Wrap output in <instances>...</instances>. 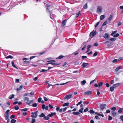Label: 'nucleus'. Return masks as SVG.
<instances>
[{
  "mask_svg": "<svg viewBox=\"0 0 123 123\" xmlns=\"http://www.w3.org/2000/svg\"><path fill=\"white\" fill-rule=\"evenodd\" d=\"M50 64H51L53 65H59V64H56V63H55L53 62H50L49 63Z\"/></svg>",
  "mask_w": 123,
  "mask_h": 123,
  "instance_id": "obj_34",
  "label": "nucleus"
},
{
  "mask_svg": "<svg viewBox=\"0 0 123 123\" xmlns=\"http://www.w3.org/2000/svg\"><path fill=\"white\" fill-rule=\"evenodd\" d=\"M73 113L74 115H78L80 114V113L78 112H73Z\"/></svg>",
  "mask_w": 123,
  "mask_h": 123,
  "instance_id": "obj_22",
  "label": "nucleus"
},
{
  "mask_svg": "<svg viewBox=\"0 0 123 123\" xmlns=\"http://www.w3.org/2000/svg\"><path fill=\"white\" fill-rule=\"evenodd\" d=\"M118 61V60L117 59H115L113 60L112 61V62L113 63L116 62Z\"/></svg>",
  "mask_w": 123,
  "mask_h": 123,
  "instance_id": "obj_46",
  "label": "nucleus"
},
{
  "mask_svg": "<svg viewBox=\"0 0 123 123\" xmlns=\"http://www.w3.org/2000/svg\"><path fill=\"white\" fill-rule=\"evenodd\" d=\"M45 106L43 104L42 105V109H43L44 110L45 109Z\"/></svg>",
  "mask_w": 123,
  "mask_h": 123,
  "instance_id": "obj_57",
  "label": "nucleus"
},
{
  "mask_svg": "<svg viewBox=\"0 0 123 123\" xmlns=\"http://www.w3.org/2000/svg\"><path fill=\"white\" fill-rule=\"evenodd\" d=\"M80 11H79L78 13H77L76 14V17H77L80 14Z\"/></svg>",
  "mask_w": 123,
  "mask_h": 123,
  "instance_id": "obj_45",
  "label": "nucleus"
},
{
  "mask_svg": "<svg viewBox=\"0 0 123 123\" xmlns=\"http://www.w3.org/2000/svg\"><path fill=\"white\" fill-rule=\"evenodd\" d=\"M91 113L93 114L95 113V112L92 110H91L89 111Z\"/></svg>",
  "mask_w": 123,
  "mask_h": 123,
  "instance_id": "obj_37",
  "label": "nucleus"
},
{
  "mask_svg": "<svg viewBox=\"0 0 123 123\" xmlns=\"http://www.w3.org/2000/svg\"><path fill=\"white\" fill-rule=\"evenodd\" d=\"M15 117V115H11L10 117V119H12L14 118Z\"/></svg>",
  "mask_w": 123,
  "mask_h": 123,
  "instance_id": "obj_29",
  "label": "nucleus"
},
{
  "mask_svg": "<svg viewBox=\"0 0 123 123\" xmlns=\"http://www.w3.org/2000/svg\"><path fill=\"white\" fill-rule=\"evenodd\" d=\"M83 8L84 9H86L87 8V3L85 4L83 6Z\"/></svg>",
  "mask_w": 123,
  "mask_h": 123,
  "instance_id": "obj_27",
  "label": "nucleus"
},
{
  "mask_svg": "<svg viewBox=\"0 0 123 123\" xmlns=\"http://www.w3.org/2000/svg\"><path fill=\"white\" fill-rule=\"evenodd\" d=\"M112 119V117L110 115L108 116V119L109 120H111Z\"/></svg>",
  "mask_w": 123,
  "mask_h": 123,
  "instance_id": "obj_41",
  "label": "nucleus"
},
{
  "mask_svg": "<svg viewBox=\"0 0 123 123\" xmlns=\"http://www.w3.org/2000/svg\"><path fill=\"white\" fill-rule=\"evenodd\" d=\"M23 88V86L22 85H21L20 86H19V88H18L17 89V90L18 91H19L21 89H22Z\"/></svg>",
  "mask_w": 123,
  "mask_h": 123,
  "instance_id": "obj_23",
  "label": "nucleus"
},
{
  "mask_svg": "<svg viewBox=\"0 0 123 123\" xmlns=\"http://www.w3.org/2000/svg\"><path fill=\"white\" fill-rule=\"evenodd\" d=\"M123 110V108H120L118 111V112L119 113H121L122 112V111Z\"/></svg>",
  "mask_w": 123,
  "mask_h": 123,
  "instance_id": "obj_25",
  "label": "nucleus"
},
{
  "mask_svg": "<svg viewBox=\"0 0 123 123\" xmlns=\"http://www.w3.org/2000/svg\"><path fill=\"white\" fill-rule=\"evenodd\" d=\"M98 53L97 52H96L94 53V54L92 56L93 57H94L95 56L97 55Z\"/></svg>",
  "mask_w": 123,
  "mask_h": 123,
  "instance_id": "obj_43",
  "label": "nucleus"
},
{
  "mask_svg": "<svg viewBox=\"0 0 123 123\" xmlns=\"http://www.w3.org/2000/svg\"><path fill=\"white\" fill-rule=\"evenodd\" d=\"M119 34L117 33L116 34L113 35V37H117L119 36Z\"/></svg>",
  "mask_w": 123,
  "mask_h": 123,
  "instance_id": "obj_35",
  "label": "nucleus"
},
{
  "mask_svg": "<svg viewBox=\"0 0 123 123\" xmlns=\"http://www.w3.org/2000/svg\"><path fill=\"white\" fill-rule=\"evenodd\" d=\"M82 58L83 59H84L85 58H87V56H82Z\"/></svg>",
  "mask_w": 123,
  "mask_h": 123,
  "instance_id": "obj_62",
  "label": "nucleus"
},
{
  "mask_svg": "<svg viewBox=\"0 0 123 123\" xmlns=\"http://www.w3.org/2000/svg\"><path fill=\"white\" fill-rule=\"evenodd\" d=\"M68 65L67 64V63L65 62L62 64V67H65V66H66V65Z\"/></svg>",
  "mask_w": 123,
  "mask_h": 123,
  "instance_id": "obj_33",
  "label": "nucleus"
},
{
  "mask_svg": "<svg viewBox=\"0 0 123 123\" xmlns=\"http://www.w3.org/2000/svg\"><path fill=\"white\" fill-rule=\"evenodd\" d=\"M37 105V104L36 103H35L33 104L32 106L34 107H36Z\"/></svg>",
  "mask_w": 123,
  "mask_h": 123,
  "instance_id": "obj_39",
  "label": "nucleus"
},
{
  "mask_svg": "<svg viewBox=\"0 0 123 123\" xmlns=\"http://www.w3.org/2000/svg\"><path fill=\"white\" fill-rule=\"evenodd\" d=\"M48 70H46L45 69H42L41 71H40V73H42L43 72H46Z\"/></svg>",
  "mask_w": 123,
  "mask_h": 123,
  "instance_id": "obj_31",
  "label": "nucleus"
},
{
  "mask_svg": "<svg viewBox=\"0 0 123 123\" xmlns=\"http://www.w3.org/2000/svg\"><path fill=\"white\" fill-rule=\"evenodd\" d=\"M36 121V120L34 118H32V119L31 123H34Z\"/></svg>",
  "mask_w": 123,
  "mask_h": 123,
  "instance_id": "obj_38",
  "label": "nucleus"
},
{
  "mask_svg": "<svg viewBox=\"0 0 123 123\" xmlns=\"http://www.w3.org/2000/svg\"><path fill=\"white\" fill-rule=\"evenodd\" d=\"M111 113L114 117H115L116 115V112L114 111H112L111 112Z\"/></svg>",
  "mask_w": 123,
  "mask_h": 123,
  "instance_id": "obj_14",
  "label": "nucleus"
},
{
  "mask_svg": "<svg viewBox=\"0 0 123 123\" xmlns=\"http://www.w3.org/2000/svg\"><path fill=\"white\" fill-rule=\"evenodd\" d=\"M114 88L115 87H114L113 86H112L111 87H110V90L111 92H112L113 90H114Z\"/></svg>",
  "mask_w": 123,
  "mask_h": 123,
  "instance_id": "obj_19",
  "label": "nucleus"
},
{
  "mask_svg": "<svg viewBox=\"0 0 123 123\" xmlns=\"http://www.w3.org/2000/svg\"><path fill=\"white\" fill-rule=\"evenodd\" d=\"M89 65V64L88 63L84 62L82 64V66H83V67L84 68L87 66Z\"/></svg>",
  "mask_w": 123,
  "mask_h": 123,
  "instance_id": "obj_11",
  "label": "nucleus"
},
{
  "mask_svg": "<svg viewBox=\"0 0 123 123\" xmlns=\"http://www.w3.org/2000/svg\"><path fill=\"white\" fill-rule=\"evenodd\" d=\"M53 113H52L51 114H49L48 115V116L49 117H52V116H53Z\"/></svg>",
  "mask_w": 123,
  "mask_h": 123,
  "instance_id": "obj_50",
  "label": "nucleus"
},
{
  "mask_svg": "<svg viewBox=\"0 0 123 123\" xmlns=\"http://www.w3.org/2000/svg\"><path fill=\"white\" fill-rule=\"evenodd\" d=\"M121 68L120 67H118L115 69V71L117 72Z\"/></svg>",
  "mask_w": 123,
  "mask_h": 123,
  "instance_id": "obj_20",
  "label": "nucleus"
},
{
  "mask_svg": "<svg viewBox=\"0 0 123 123\" xmlns=\"http://www.w3.org/2000/svg\"><path fill=\"white\" fill-rule=\"evenodd\" d=\"M99 22H98L95 25V27H97L99 25Z\"/></svg>",
  "mask_w": 123,
  "mask_h": 123,
  "instance_id": "obj_55",
  "label": "nucleus"
},
{
  "mask_svg": "<svg viewBox=\"0 0 123 123\" xmlns=\"http://www.w3.org/2000/svg\"><path fill=\"white\" fill-rule=\"evenodd\" d=\"M95 118L97 119L98 120L100 119V118L97 116H95Z\"/></svg>",
  "mask_w": 123,
  "mask_h": 123,
  "instance_id": "obj_48",
  "label": "nucleus"
},
{
  "mask_svg": "<svg viewBox=\"0 0 123 123\" xmlns=\"http://www.w3.org/2000/svg\"><path fill=\"white\" fill-rule=\"evenodd\" d=\"M43 118L46 120H48L49 119V118L48 115L47 116H45Z\"/></svg>",
  "mask_w": 123,
  "mask_h": 123,
  "instance_id": "obj_21",
  "label": "nucleus"
},
{
  "mask_svg": "<svg viewBox=\"0 0 123 123\" xmlns=\"http://www.w3.org/2000/svg\"><path fill=\"white\" fill-rule=\"evenodd\" d=\"M66 82V83H63L62 84H55V85H53V86H56V85H65L67 83H68V82Z\"/></svg>",
  "mask_w": 123,
  "mask_h": 123,
  "instance_id": "obj_15",
  "label": "nucleus"
},
{
  "mask_svg": "<svg viewBox=\"0 0 123 123\" xmlns=\"http://www.w3.org/2000/svg\"><path fill=\"white\" fill-rule=\"evenodd\" d=\"M96 33L97 32L96 31H93L90 33V36L92 38L95 36L96 34Z\"/></svg>",
  "mask_w": 123,
  "mask_h": 123,
  "instance_id": "obj_3",
  "label": "nucleus"
},
{
  "mask_svg": "<svg viewBox=\"0 0 123 123\" xmlns=\"http://www.w3.org/2000/svg\"><path fill=\"white\" fill-rule=\"evenodd\" d=\"M92 92L91 91H89L87 92H85L84 93V94L86 95H90L91 94Z\"/></svg>",
  "mask_w": 123,
  "mask_h": 123,
  "instance_id": "obj_7",
  "label": "nucleus"
},
{
  "mask_svg": "<svg viewBox=\"0 0 123 123\" xmlns=\"http://www.w3.org/2000/svg\"><path fill=\"white\" fill-rule=\"evenodd\" d=\"M6 115H5V117L6 120H7L9 118V114L5 113Z\"/></svg>",
  "mask_w": 123,
  "mask_h": 123,
  "instance_id": "obj_12",
  "label": "nucleus"
},
{
  "mask_svg": "<svg viewBox=\"0 0 123 123\" xmlns=\"http://www.w3.org/2000/svg\"><path fill=\"white\" fill-rule=\"evenodd\" d=\"M63 57V56L62 55H60V56H59V57L57 59H61Z\"/></svg>",
  "mask_w": 123,
  "mask_h": 123,
  "instance_id": "obj_58",
  "label": "nucleus"
},
{
  "mask_svg": "<svg viewBox=\"0 0 123 123\" xmlns=\"http://www.w3.org/2000/svg\"><path fill=\"white\" fill-rule=\"evenodd\" d=\"M27 110V109L26 108L24 109L21 110V111H26Z\"/></svg>",
  "mask_w": 123,
  "mask_h": 123,
  "instance_id": "obj_51",
  "label": "nucleus"
},
{
  "mask_svg": "<svg viewBox=\"0 0 123 123\" xmlns=\"http://www.w3.org/2000/svg\"><path fill=\"white\" fill-rule=\"evenodd\" d=\"M97 115L98 116H101L102 117H104V115H103L101 114L100 113L98 114H97Z\"/></svg>",
  "mask_w": 123,
  "mask_h": 123,
  "instance_id": "obj_56",
  "label": "nucleus"
},
{
  "mask_svg": "<svg viewBox=\"0 0 123 123\" xmlns=\"http://www.w3.org/2000/svg\"><path fill=\"white\" fill-rule=\"evenodd\" d=\"M102 7L100 6H98L96 12L99 14L101 13L102 12Z\"/></svg>",
  "mask_w": 123,
  "mask_h": 123,
  "instance_id": "obj_1",
  "label": "nucleus"
},
{
  "mask_svg": "<svg viewBox=\"0 0 123 123\" xmlns=\"http://www.w3.org/2000/svg\"><path fill=\"white\" fill-rule=\"evenodd\" d=\"M47 11L48 12V11L49 14H50V18H51L52 19H53L54 18V17L52 15V14L51 13V12L50 11H49V10L48 9V8H47Z\"/></svg>",
  "mask_w": 123,
  "mask_h": 123,
  "instance_id": "obj_6",
  "label": "nucleus"
},
{
  "mask_svg": "<svg viewBox=\"0 0 123 123\" xmlns=\"http://www.w3.org/2000/svg\"><path fill=\"white\" fill-rule=\"evenodd\" d=\"M6 58L8 59V58H10V59H12L13 58V57L11 55H9L8 56H7L5 57Z\"/></svg>",
  "mask_w": 123,
  "mask_h": 123,
  "instance_id": "obj_18",
  "label": "nucleus"
},
{
  "mask_svg": "<svg viewBox=\"0 0 123 123\" xmlns=\"http://www.w3.org/2000/svg\"><path fill=\"white\" fill-rule=\"evenodd\" d=\"M44 100L45 101H47L48 100V99L46 97H44Z\"/></svg>",
  "mask_w": 123,
  "mask_h": 123,
  "instance_id": "obj_60",
  "label": "nucleus"
},
{
  "mask_svg": "<svg viewBox=\"0 0 123 123\" xmlns=\"http://www.w3.org/2000/svg\"><path fill=\"white\" fill-rule=\"evenodd\" d=\"M45 116V115H44V114L43 113H42L41 114V115H39V116L40 117H44Z\"/></svg>",
  "mask_w": 123,
  "mask_h": 123,
  "instance_id": "obj_28",
  "label": "nucleus"
},
{
  "mask_svg": "<svg viewBox=\"0 0 123 123\" xmlns=\"http://www.w3.org/2000/svg\"><path fill=\"white\" fill-rule=\"evenodd\" d=\"M88 108H86V109H85L84 110V112H86L88 111Z\"/></svg>",
  "mask_w": 123,
  "mask_h": 123,
  "instance_id": "obj_53",
  "label": "nucleus"
},
{
  "mask_svg": "<svg viewBox=\"0 0 123 123\" xmlns=\"http://www.w3.org/2000/svg\"><path fill=\"white\" fill-rule=\"evenodd\" d=\"M67 20V19H66L62 22L61 25L62 27L64 26L65 25L66 23Z\"/></svg>",
  "mask_w": 123,
  "mask_h": 123,
  "instance_id": "obj_5",
  "label": "nucleus"
},
{
  "mask_svg": "<svg viewBox=\"0 0 123 123\" xmlns=\"http://www.w3.org/2000/svg\"><path fill=\"white\" fill-rule=\"evenodd\" d=\"M83 109V108H82L80 109L79 111L80 112H81V113H82V111Z\"/></svg>",
  "mask_w": 123,
  "mask_h": 123,
  "instance_id": "obj_40",
  "label": "nucleus"
},
{
  "mask_svg": "<svg viewBox=\"0 0 123 123\" xmlns=\"http://www.w3.org/2000/svg\"><path fill=\"white\" fill-rule=\"evenodd\" d=\"M38 79V78L37 77H36L33 79V80L34 81H36Z\"/></svg>",
  "mask_w": 123,
  "mask_h": 123,
  "instance_id": "obj_63",
  "label": "nucleus"
},
{
  "mask_svg": "<svg viewBox=\"0 0 123 123\" xmlns=\"http://www.w3.org/2000/svg\"><path fill=\"white\" fill-rule=\"evenodd\" d=\"M103 37L106 39H108L109 38V34L108 33H105Z\"/></svg>",
  "mask_w": 123,
  "mask_h": 123,
  "instance_id": "obj_10",
  "label": "nucleus"
},
{
  "mask_svg": "<svg viewBox=\"0 0 123 123\" xmlns=\"http://www.w3.org/2000/svg\"><path fill=\"white\" fill-rule=\"evenodd\" d=\"M110 109L112 111H115L116 110V107H112L110 108Z\"/></svg>",
  "mask_w": 123,
  "mask_h": 123,
  "instance_id": "obj_24",
  "label": "nucleus"
},
{
  "mask_svg": "<svg viewBox=\"0 0 123 123\" xmlns=\"http://www.w3.org/2000/svg\"><path fill=\"white\" fill-rule=\"evenodd\" d=\"M38 112L37 111H36L34 112H32L31 113V117L33 118H36L37 116V113Z\"/></svg>",
  "mask_w": 123,
  "mask_h": 123,
  "instance_id": "obj_2",
  "label": "nucleus"
},
{
  "mask_svg": "<svg viewBox=\"0 0 123 123\" xmlns=\"http://www.w3.org/2000/svg\"><path fill=\"white\" fill-rule=\"evenodd\" d=\"M86 83V81L85 80L82 81L81 82V84L83 86Z\"/></svg>",
  "mask_w": 123,
  "mask_h": 123,
  "instance_id": "obj_16",
  "label": "nucleus"
},
{
  "mask_svg": "<svg viewBox=\"0 0 123 123\" xmlns=\"http://www.w3.org/2000/svg\"><path fill=\"white\" fill-rule=\"evenodd\" d=\"M110 111L109 110H107L106 112V113H110Z\"/></svg>",
  "mask_w": 123,
  "mask_h": 123,
  "instance_id": "obj_61",
  "label": "nucleus"
},
{
  "mask_svg": "<svg viewBox=\"0 0 123 123\" xmlns=\"http://www.w3.org/2000/svg\"><path fill=\"white\" fill-rule=\"evenodd\" d=\"M103 84V83L102 82H101L99 83H98V86L100 87V86H102V85Z\"/></svg>",
  "mask_w": 123,
  "mask_h": 123,
  "instance_id": "obj_42",
  "label": "nucleus"
},
{
  "mask_svg": "<svg viewBox=\"0 0 123 123\" xmlns=\"http://www.w3.org/2000/svg\"><path fill=\"white\" fill-rule=\"evenodd\" d=\"M41 99L42 98H39L38 99V102L39 103L41 101Z\"/></svg>",
  "mask_w": 123,
  "mask_h": 123,
  "instance_id": "obj_52",
  "label": "nucleus"
},
{
  "mask_svg": "<svg viewBox=\"0 0 123 123\" xmlns=\"http://www.w3.org/2000/svg\"><path fill=\"white\" fill-rule=\"evenodd\" d=\"M110 40L111 41H115V40L116 39L115 38H111L110 39Z\"/></svg>",
  "mask_w": 123,
  "mask_h": 123,
  "instance_id": "obj_54",
  "label": "nucleus"
},
{
  "mask_svg": "<svg viewBox=\"0 0 123 123\" xmlns=\"http://www.w3.org/2000/svg\"><path fill=\"white\" fill-rule=\"evenodd\" d=\"M120 85V83H117L116 84H114L113 85V86L115 88V87L118 86H119Z\"/></svg>",
  "mask_w": 123,
  "mask_h": 123,
  "instance_id": "obj_17",
  "label": "nucleus"
},
{
  "mask_svg": "<svg viewBox=\"0 0 123 123\" xmlns=\"http://www.w3.org/2000/svg\"><path fill=\"white\" fill-rule=\"evenodd\" d=\"M105 17V16L104 15H101L100 16V20H102Z\"/></svg>",
  "mask_w": 123,
  "mask_h": 123,
  "instance_id": "obj_13",
  "label": "nucleus"
},
{
  "mask_svg": "<svg viewBox=\"0 0 123 123\" xmlns=\"http://www.w3.org/2000/svg\"><path fill=\"white\" fill-rule=\"evenodd\" d=\"M30 62L28 61H24V63H29Z\"/></svg>",
  "mask_w": 123,
  "mask_h": 123,
  "instance_id": "obj_64",
  "label": "nucleus"
},
{
  "mask_svg": "<svg viewBox=\"0 0 123 123\" xmlns=\"http://www.w3.org/2000/svg\"><path fill=\"white\" fill-rule=\"evenodd\" d=\"M107 22V21L106 20L105 21L104 23L102 25V26L105 25L106 24Z\"/></svg>",
  "mask_w": 123,
  "mask_h": 123,
  "instance_id": "obj_49",
  "label": "nucleus"
},
{
  "mask_svg": "<svg viewBox=\"0 0 123 123\" xmlns=\"http://www.w3.org/2000/svg\"><path fill=\"white\" fill-rule=\"evenodd\" d=\"M73 94H70L66 96L64 98V99H70L72 97V95Z\"/></svg>",
  "mask_w": 123,
  "mask_h": 123,
  "instance_id": "obj_4",
  "label": "nucleus"
},
{
  "mask_svg": "<svg viewBox=\"0 0 123 123\" xmlns=\"http://www.w3.org/2000/svg\"><path fill=\"white\" fill-rule=\"evenodd\" d=\"M68 104L69 103H65L63 105V106H67L68 105Z\"/></svg>",
  "mask_w": 123,
  "mask_h": 123,
  "instance_id": "obj_36",
  "label": "nucleus"
},
{
  "mask_svg": "<svg viewBox=\"0 0 123 123\" xmlns=\"http://www.w3.org/2000/svg\"><path fill=\"white\" fill-rule=\"evenodd\" d=\"M14 96V95L13 94H12L11 96H10L9 97V98L10 99H11L13 98Z\"/></svg>",
  "mask_w": 123,
  "mask_h": 123,
  "instance_id": "obj_30",
  "label": "nucleus"
},
{
  "mask_svg": "<svg viewBox=\"0 0 123 123\" xmlns=\"http://www.w3.org/2000/svg\"><path fill=\"white\" fill-rule=\"evenodd\" d=\"M67 108L65 107L59 110V111L61 113L62 111L63 112H64L65 111Z\"/></svg>",
  "mask_w": 123,
  "mask_h": 123,
  "instance_id": "obj_9",
  "label": "nucleus"
},
{
  "mask_svg": "<svg viewBox=\"0 0 123 123\" xmlns=\"http://www.w3.org/2000/svg\"><path fill=\"white\" fill-rule=\"evenodd\" d=\"M12 66L14 68H15V65H14V62H13V61L12 62Z\"/></svg>",
  "mask_w": 123,
  "mask_h": 123,
  "instance_id": "obj_47",
  "label": "nucleus"
},
{
  "mask_svg": "<svg viewBox=\"0 0 123 123\" xmlns=\"http://www.w3.org/2000/svg\"><path fill=\"white\" fill-rule=\"evenodd\" d=\"M112 18V15H110L109 17L108 18V20L109 21H110Z\"/></svg>",
  "mask_w": 123,
  "mask_h": 123,
  "instance_id": "obj_26",
  "label": "nucleus"
},
{
  "mask_svg": "<svg viewBox=\"0 0 123 123\" xmlns=\"http://www.w3.org/2000/svg\"><path fill=\"white\" fill-rule=\"evenodd\" d=\"M24 100L25 101L27 100V101H29V98L27 97H25L24 99Z\"/></svg>",
  "mask_w": 123,
  "mask_h": 123,
  "instance_id": "obj_44",
  "label": "nucleus"
},
{
  "mask_svg": "<svg viewBox=\"0 0 123 123\" xmlns=\"http://www.w3.org/2000/svg\"><path fill=\"white\" fill-rule=\"evenodd\" d=\"M106 106V105L105 104L101 105H100V107L101 110H102L103 111L104 109L105 108Z\"/></svg>",
  "mask_w": 123,
  "mask_h": 123,
  "instance_id": "obj_8",
  "label": "nucleus"
},
{
  "mask_svg": "<svg viewBox=\"0 0 123 123\" xmlns=\"http://www.w3.org/2000/svg\"><path fill=\"white\" fill-rule=\"evenodd\" d=\"M15 123V120L12 119L11 121V123Z\"/></svg>",
  "mask_w": 123,
  "mask_h": 123,
  "instance_id": "obj_32",
  "label": "nucleus"
},
{
  "mask_svg": "<svg viewBox=\"0 0 123 123\" xmlns=\"http://www.w3.org/2000/svg\"><path fill=\"white\" fill-rule=\"evenodd\" d=\"M49 107L51 109H52L53 108V107L50 104H49Z\"/></svg>",
  "mask_w": 123,
  "mask_h": 123,
  "instance_id": "obj_59",
  "label": "nucleus"
}]
</instances>
